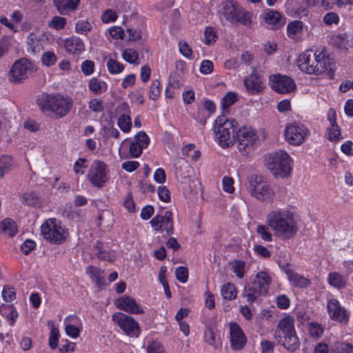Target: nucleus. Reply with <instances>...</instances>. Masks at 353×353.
<instances>
[{
	"mask_svg": "<svg viewBox=\"0 0 353 353\" xmlns=\"http://www.w3.org/2000/svg\"><path fill=\"white\" fill-rule=\"evenodd\" d=\"M57 61V56L52 52H46L41 57V62L43 65L50 67L53 65Z\"/></svg>",
	"mask_w": 353,
	"mask_h": 353,
	"instance_id": "obj_52",
	"label": "nucleus"
},
{
	"mask_svg": "<svg viewBox=\"0 0 353 353\" xmlns=\"http://www.w3.org/2000/svg\"><path fill=\"white\" fill-rule=\"evenodd\" d=\"M174 166L176 178L181 183H185L192 173L190 163L184 159L179 158L175 160Z\"/></svg>",
	"mask_w": 353,
	"mask_h": 353,
	"instance_id": "obj_23",
	"label": "nucleus"
},
{
	"mask_svg": "<svg viewBox=\"0 0 353 353\" xmlns=\"http://www.w3.org/2000/svg\"><path fill=\"white\" fill-rule=\"evenodd\" d=\"M91 28V23L85 19L78 21L75 25V30L78 34H86Z\"/></svg>",
	"mask_w": 353,
	"mask_h": 353,
	"instance_id": "obj_50",
	"label": "nucleus"
},
{
	"mask_svg": "<svg viewBox=\"0 0 353 353\" xmlns=\"http://www.w3.org/2000/svg\"><path fill=\"white\" fill-rule=\"evenodd\" d=\"M160 92V82L158 80L153 81L150 88L149 98L156 100L159 97Z\"/></svg>",
	"mask_w": 353,
	"mask_h": 353,
	"instance_id": "obj_54",
	"label": "nucleus"
},
{
	"mask_svg": "<svg viewBox=\"0 0 353 353\" xmlns=\"http://www.w3.org/2000/svg\"><path fill=\"white\" fill-rule=\"evenodd\" d=\"M303 32V23L301 21H293L288 23L287 32L288 37L294 40L301 38Z\"/></svg>",
	"mask_w": 353,
	"mask_h": 353,
	"instance_id": "obj_26",
	"label": "nucleus"
},
{
	"mask_svg": "<svg viewBox=\"0 0 353 353\" xmlns=\"http://www.w3.org/2000/svg\"><path fill=\"white\" fill-rule=\"evenodd\" d=\"M83 330V324L80 319L76 316L68 317V336L77 339Z\"/></svg>",
	"mask_w": 353,
	"mask_h": 353,
	"instance_id": "obj_24",
	"label": "nucleus"
},
{
	"mask_svg": "<svg viewBox=\"0 0 353 353\" xmlns=\"http://www.w3.org/2000/svg\"><path fill=\"white\" fill-rule=\"evenodd\" d=\"M292 159L285 151L272 153L266 161L268 169L277 177L285 178L290 174Z\"/></svg>",
	"mask_w": 353,
	"mask_h": 353,
	"instance_id": "obj_7",
	"label": "nucleus"
},
{
	"mask_svg": "<svg viewBox=\"0 0 353 353\" xmlns=\"http://www.w3.org/2000/svg\"><path fill=\"white\" fill-rule=\"evenodd\" d=\"M331 113L334 115V112L329 111V119L330 121V127L327 128V136L329 140L332 141H337L341 139L339 127L336 124L335 119L332 118Z\"/></svg>",
	"mask_w": 353,
	"mask_h": 353,
	"instance_id": "obj_27",
	"label": "nucleus"
},
{
	"mask_svg": "<svg viewBox=\"0 0 353 353\" xmlns=\"http://www.w3.org/2000/svg\"><path fill=\"white\" fill-rule=\"evenodd\" d=\"M275 338L290 351H294L299 347V338L294 328V319L290 316L282 318L277 325Z\"/></svg>",
	"mask_w": 353,
	"mask_h": 353,
	"instance_id": "obj_3",
	"label": "nucleus"
},
{
	"mask_svg": "<svg viewBox=\"0 0 353 353\" xmlns=\"http://www.w3.org/2000/svg\"><path fill=\"white\" fill-rule=\"evenodd\" d=\"M232 272L239 279L243 278L245 275V262L242 260H234L230 263Z\"/></svg>",
	"mask_w": 353,
	"mask_h": 353,
	"instance_id": "obj_38",
	"label": "nucleus"
},
{
	"mask_svg": "<svg viewBox=\"0 0 353 353\" xmlns=\"http://www.w3.org/2000/svg\"><path fill=\"white\" fill-rule=\"evenodd\" d=\"M290 283L297 288H305L310 283V280L303 276L292 271L287 272Z\"/></svg>",
	"mask_w": 353,
	"mask_h": 353,
	"instance_id": "obj_29",
	"label": "nucleus"
},
{
	"mask_svg": "<svg viewBox=\"0 0 353 353\" xmlns=\"http://www.w3.org/2000/svg\"><path fill=\"white\" fill-rule=\"evenodd\" d=\"M106 65L108 72L112 74H120L124 70V65L112 58L108 60Z\"/></svg>",
	"mask_w": 353,
	"mask_h": 353,
	"instance_id": "obj_43",
	"label": "nucleus"
},
{
	"mask_svg": "<svg viewBox=\"0 0 353 353\" xmlns=\"http://www.w3.org/2000/svg\"><path fill=\"white\" fill-rule=\"evenodd\" d=\"M204 341L214 349H220L222 347V341L220 336L212 329H208L205 332Z\"/></svg>",
	"mask_w": 353,
	"mask_h": 353,
	"instance_id": "obj_31",
	"label": "nucleus"
},
{
	"mask_svg": "<svg viewBox=\"0 0 353 353\" xmlns=\"http://www.w3.org/2000/svg\"><path fill=\"white\" fill-rule=\"evenodd\" d=\"M332 353H353V347L345 343H335L332 347Z\"/></svg>",
	"mask_w": 353,
	"mask_h": 353,
	"instance_id": "obj_48",
	"label": "nucleus"
},
{
	"mask_svg": "<svg viewBox=\"0 0 353 353\" xmlns=\"http://www.w3.org/2000/svg\"><path fill=\"white\" fill-rule=\"evenodd\" d=\"M108 39H123L125 36L124 30L120 26H112L107 30L105 33Z\"/></svg>",
	"mask_w": 353,
	"mask_h": 353,
	"instance_id": "obj_41",
	"label": "nucleus"
},
{
	"mask_svg": "<svg viewBox=\"0 0 353 353\" xmlns=\"http://www.w3.org/2000/svg\"><path fill=\"white\" fill-rule=\"evenodd\" d=\"M230 339L231 347L234 350L242 349L247 342V338L244 332L236 323H230Z\"/></svg>",
	"mask_w": 353,
	"mask_h": 353,
	"instance_id": "obj_21",
	"label": "nucleus"
},
{
	"mask_svg": "<svg viewBox=\"0 0 353 353\" xmlns=\"http://www.w3.org/2000/svg\"><path fill=\"white\" fill-rule=\"evenodd\" d=\"M1 312L6 316L10 321V325L13 326L19 314L12 305H8L1 308Z\"/></svg>",
	"mask_w": 353,
	"mask_h": 353,
	"instance_id": "obj_40",
	"label": "nucleus"
},
{
	"mask_svg": "<svg viewBox=\"0 0 353 353\" xmlns=\"http://www.w3.org/2000/svg\"><path fill=\"white\" fill-rule=\"evenodd\" d=\"M241 7L232 1L222 2L218 9V16L222 23L228 22L236 24L238 16L240 14Z\"/></svg>",
	"mask_w": 353,
	"mask_h": 353,
	"instance_id": "obj_15",
	"label": "nucleus"
},
{
	"mask_svg": "<svg viewBox=\"0 0 353 353\" xmlns=\"http://www.w3.org/2000/svg\"><path fill=\"white\" fill-rule=\"evenodd\" d=\"M175 275L178 281L182 283H185L188 279V270L185 267H179L175 270Z\"/></svg>",
	"mask_w": 353,
	"mask_h": 353,
	"instance_id": "obj_56",
	"label": "nucleus"
},
{
	"mask_svg": "<svg viewBox=\"0 0 353 353\" xmlns=\"http://www.w3.org/2000/svg\"><path fill=\"white\" fill-rule=\"evenodd\" d=\"M327 311L330 318L341 324H347L350 319L348 311L339 301L334 298L329 299L327 301Z\"/></svg>",
	"mask_w": 353,
	"mask_h": 353,
	"instance_id": "obj_14",
	"label": "nucleus"
},
{
	"mask_svg": "<svg viewBox=\"0 0 353 353\" xmlns=\"http://www.w3.org/2000/svg\"><path fill=\"white\" fill-rule=\"evenodd\" d=\"M323 22L327 26L338 24L339 22V17L335 12H327L323 17Z\"/></svg>",
	"mask_w": 353,
	"mask_h": 353,
	"instance_id": "obj_64",
	"label": "nucleus"
},
{
	"mask_svg": "<svg viewBox=\"0 0 353 353\" xmlns=\"http://www.w3.org/2000/svg\"><path fill=\"white\" fill-rule=\"evenodd\" d=\"M117 125L124 133H128L132 128V119L130 115L122 114L117 120Z\"/></svg>",
	"mask_w": 353,
	"mask_h": 353,
	"instance_id": "obj_39",
	"label": "nucleus"
},
{
	"mask_svg": "<svg viewBox=\"0 0 353 353\" xmlns=\"http://www.w3.org/2000/svg\"><path fill=\"white\" fill-rule=\"evenodd\" d=\"M244 86L250 94H255L262 92L265 88L263 77L256 71H254L243 81Z\"/></svg>",
	"mask_w": 353,
	"mask_h": 353,
	"instance_id": "obj_19",
	"label": "nucleus"
},
{
	"mask_svg": "<svg viewBox=\"0 0 353 353\" xmlns=\"http://www.w3.org/2000/svg\"><path fill=\"white\" fill-rule=\"evenodd\" d=\"M117 19V12L112 9H105L101 14V20L103 23H114Z\"/></svg>",
	"mask_w": 353,
	"mask_h": 353,
	"instance_id": "obj_44",
	"label": "nucleus"
},
{
	"mask_svg": "<svg viewBox=\"0 0 353 353\" xmlns=\"http://www.w3.org/2000/svg\"><path fill=\"white\" fill-rule=\"evenodd\" d=\"M31 68V63L23 58L14 62L10 70V81L19 83L28 78Z\"/></svg>",
	"mask_w": 353,
	"mask_h": 353,
	"instance_id": "obj_16",
	"label": "nucleus"
},
{
	"mask_svg": "<svg viewBox=\"0 0 353 353\" xmlns=\"http://www.w3.org/2000/svg\"><path fill=\"white\" fill-rule=\"evenodd\" d=\"M12 159L10 156L4 155L0 157V179L10 169Z\"/></svg>",
	"mask_w": 353,
	"mask_h": 353,
	"instance_id": "obj_51",
	"label": "nucleus"
},
{
	"mask_svg": "<svg viewBox=\"0 0 353 353\" xmlns=\"http://www.w3.org/2000/svg\"><path fill=\"white\" fill-rule=\"evenodd\" d=\"M264 136H261L256 129L248 125L240 127L236 132V139L239 152L245 155L253 151Z\"/></svg>",
	"mask_w": 353,
	"mask_h": 353,
	"instance_id": "obj_6",
	"label": "nucleus"
},
{
	"mask_svg": "<svg viewBox=\"0 0 353 353\" xmlns=\"http://www.w3.org/2000/svg\"><path fill=\"white\" fill-rule=\"evenodd\" d=\"M123 59L130 63L138 64V52L132 48L125 49L122 52Z\"/></svg>",
	"mask_w": 353,
	"mask_h": 353,
	"instance_id": "obj_45",
	"label": "nucleus"
},
{
	"mask_svg": "<svg viewBox=\"0 0 353 353\" xmlns=\"http://www.w3.org/2000/svg\"><path fill=\"white\" fill-rule=\"evenodd\" d=\"M86 273L97 286L101 287L104 283V280L102 277L103 272L100 269L90 265L87 268Z\"/></svg>",
	"mask_w": 353,
	"mask_h": 353,
	"instance_id": "obj_35",
	"label": "nucleus"
},
{
	"mask_svg": "<svg viewBox=\"0 0 353 353\" xmlns=\"http://www.w3.org/2000/svg\"><path fill=\"white\" fill-rule=\"evenodd\" d=\"M330 59L323 50H307L299 54L297 66L308 74L319 75L330 67Z\"/></svg>",
	"mask_w": 353,
	"mask_h": 353,
	"instance_id": "obj_2",
	"label": "nucleus"
},
{
	"mask_svg": "<svg viewBox=\"0 0 353 353\" xmlns=\"http://www.w3.org/2000/svg\"><path fill=\"white\" fill-rule=\"evenodd\" d=\"M150 223L156 231H161L163 228L168 235H172L174 232L173 217L170 211H165L163 215H156Z\"/></svg>",
	"mask_w": 353,
	"mask_h": 353,
	"instance_id": "obj_18",
	"label": "nucleus"
},
{
	"mask_svg": "<svg viewBox=\"0 0 353 353\" xmlns=\"http://www.w3.org/2000/svg\"><path fill=\"white\" fill-rule=\"evenodd\" d=\"M87 166V160L84 158H80L74 162L73 170L77 175H82L84 173V169Z\"/></svg>",
	"mask_w": 353,
	"mask_h": 353,
	"instance_id": "obj_53",
	"label": "nucleus"
},
{
	"mask_svg": "<svg viewBox=\"0 0 353 353\" xmlns=\"http://www.w3.org/2000/svg\"><path fill=\"white\" fill-rule=\"evenodd\" d=\"M237 122L226 115L219 116L214 125L216 139L223 148H229L234 144V132L236 128Z\"/></svg>",
	"mask_w": 353,
	"mask_h": 353,
	"instance_id": "obj_4",
	"label": "nucleus"
},
{
	"mask_svg": "<svg viewBox=\"0 0 353 353\" xmlns=\"http://www.w3.org/2000/svg\"><path fill=\"white\" fill-rule=\"evenodd\" d=\"M266 224L272 230L274 236L281 240L294 237L299 230L296 214L288 208H276L266 217Z\"/></svg>",
	"mask_w": 353,
	"mask_h": 353,
	"instance_id": "obj_1",
	"label": "nucleus"
},
{
	"mask_svg": "<svg viewBox=\"0 0 353 353\" xmlns=\"http://www.w3.org/2000/svg\"><path fill=\"white\" fill-rule=\"evenodd\" d=\"M269 226L265 225H259L256 227V232L261 236V238L267 242L272 241V234L270 232Z\"/></svg>",
	"mask_w": 353,
	"mask_h": 353,
	"instance_id": "obj_46",
	"label": "nucleus"
},
{
	"mask_svg": "<svg viewBox=\"0 0 353 353\" xmlns=\"http://www.w3.org/2000/svg\"><path fill=\"white\" fill-rule=\"evenodd\" d=\"M272 279L270 274L265 271L259 272L254 281L245 288L247 301L254 302L256 299L268 293Z\"/></svg>",
	"mask_w": 353,
	"mask_h": 353,
	"instance_id": "obj_8",
	"label": "nucleus"
},
{
	"mask_svg": "<svg viewBox=\"0 0 353 353\" xmlns=\"http://www.w3.org/2000/svg\"><path fill=\"white\" fill-rule=\"evenodd\" d=\"M108 168L102 161L94 160L90 166L87 178L92 186L101 188L109 179Z\"/></svg>",
	"mask_w": 353,
	"mask_h": 353,
	"instance_id": "obj_10",
	"label": "nucleus"
},
{
	"mask_svg": "<svg viewBox=\"0 0 353 353\" xmlns=\"http://www.w3.org/2000/svg\"><path fill=\"white\" fill-rule=\"evenodd\" d=\"M248 181L249 192L252 196L260 201L272 200L274 192L261 175H251Z\"/></svg>",
	"mask_w": 353,
	"mask_h": 353,
	"instance_id": "obj_9",
	"label": "nucleus"
},
{
	"mask_svg": "<svg viewBox=\"0 0 353 353\" xmlns=\"http://www.w3.org/2000/svg\"><path fill=\"white\" fill-rule=\"evenodd\" d=\"M115 306L127 313L140 314H143L144 310L141 305L136 300L128 295H123L115 301Z\"/></svg>",
	"mask_w": 353,
	"mask_h": 353,
	"instance_id": "obj_20",
	"label": "nucleus"
},
{
	"mask_svg": "<svg viewBox=\"0 0 353 353\" xmlns=\"http://www.w3.org/2000/svg\"><path fill=\"white\" fill-rule=\"evenodd\" d=\"M221 294L224 299L230 301L236 297L237 290L234 284L227 283L221 286Z\"/></svg>",
	"mask_w": 353,
	"mask_h": 353,
	"instance_id": "obj_36",
	"label": "nucleus"
},
{
	"mask_svg": "<svg viewBox=\"0 0 353 353\" xmlns=\"http://www.w3.org/2000/svg\"><path fill=\"white\" fill-rule=\"evenodd\" d=\"M237 100V95L232 92H227L221 99V106L223 114H229L230 107Z\"/></svg>",
	"mask_w": 353,
	"mask_h": 353,
	"instance_id": "obj_33",
	"label": "nucleus"
},
{
	"mask_svg": "<svg viewBox=\"0 0 353 353\" xmlns=\"http://www.w3.org/2000/svg\"><path fill=\"white\" fill-rule=\"evenodd\" d=\"M27 43L29 46V49L34 54L39 52L43 49L41 41L39 39L37 35L34 33L29 34Z\"/></svg>",
	"mask_w": 353,
	"mask_h": 353,
	"instance_id": "obj_37",
	"label": "nucleus"
},
{
	"mask_svg": "<svg viewBox=\"0 0 353 353\" xmlns=\"http://www.w3.org/2000/svg\"><path fill=\"white\" fill-rule=\"evenodd\" d=\"M84 43L80 38L68 39V52L78 54L84 51Z\"/></svg>",
	"mask_w": 353,
	"mask_h": 353,
	"instance_id": "obj_34",
	"label": "nucleus"
},
{
	"mask_svg": "<svg viewBox=\"0 0 353 353\" xmlns=\"http://www.w3.org/2000/svg\"><path fill=\"white\" fill-rule=\"evenodd\" d=\"M112 321L130 337H138L141 333L139 323L131 316L117 312L112 314Z\"/></svg>",
	"mask_w": 353,
	"mask_h": 353,
	"instance_id": "obj_11",
	"label": "nucleus"
},
{
	"mask_svg": "<svg viewBox=\"0 0 353 353\" xmlns=\"http://www.w3.org/2000/svg\"><path fill=\"white\" fill-rule=\"evenodd\" d=\"M150 143L148 136L144 132H139L134 137V140L131 142L129 152L134 158L139 157L144 148H146Z\"/></svg>",
	"mask_w": 353,
	"mask_h": 353,
	"instance_id": "obj_22",
	"label": "nucleus"
},
{
	"mask_svg": "<svg viewBox=\"0 0 353 353\" xmlns=\"http://www.w3.org/2000/svg\"><path fill=\"white\" fill-rule=\"evenodd\" d=\"M88 87L90 91L94 94H100L107 90L108 84L106 82L97 77H92L89 81Z\"/></svg>",
	"mask_w": 353,
	"mask_h": 353,
	"instance_id": "obj_30",
	"label": "nucleus"
},
{
	"mask_svg": "<svg viewBox=\"0 0 353 353\" xmlns=\"http://www.w3.org/2000/svg\"><path fill=\"white\" fill-rule=\"evenodd\" d=\"M270 83L272 90L281 94L290 93L296 88V84L292 78L279 74L271 76Z\"/></svg>",
	"mask_w": 353,
	"mask_h": 353,
	"instance_id": "obj_17",
	"label": "nucleus"
},
{
	"mask_svg": "<svg viewBox=\"0 0 353 353\" xmlns=\"http://www.w3.org/2000/svg\"><path fill=\"white\" fill-rule=\"evenodd\" d=\"M81 70L83 73L89 76L91 75L94 70V63L90 60H85L81 63Z\"/></svg>",
	"mask_w": 353,
	"mask_h": 353,
	"instance_id": "obj_60",
	"label": "nucleus"
},
{
	"mask_svg": "<svg viewBox=\"0 0 353 353\" xmlns=\"http://www.w3.org/2000/svg\"><path fill=\"white\" fill-rule=\"evenodd\" d=\"M179 48L181 54L190 59H193L192 51L189 45L185 41H180L179 43Z\"/></svg>",
	"mask_w": 353,
	"mask_h": 353,
	"instance_id": "obj_58",
	"label": "nucleus"
},
{
	"mask_svg": "<svg viewBox=\"0 0 353 353\" xmlns=\"http://www.w3.org/2000/svg\"><path fill=\"white\" fill-rule=\"evenodd\" d=\"M88 108L94 112H101L104 109L102 101L97 99H91L88 103Z\"/></svg>",
	"mask_w": 353,
	"mask_h": 353,
	"instance_id": "obj_59",
	"label": "nucleus"
},
{
	"mask_svg": "<svg viewBox=\"0 0 353 353\" xmlns=\"http://www.w3.org/2000/svg\"><path fill=\"white\" fill-rule=\"evenodd\" d=\"M217 38L216 31L212 27H207L204 32V43L207 45H212Z\"/></svg>",
	"mask_w": 353,
	"mask_h": 353,
	"instance_id": "obj_49",
	"label": "nucleus"
},
{
	"mask_svg": "<svg viewBox=\"0 0 353 353\" xmlns=\"http://www.w3.org/2000/svg\"><path fill=\"white\" fill-rule=\"evenodd\" d=\"M240 23L241 24L250 28L252 24V14L249 12L243 11L241 8L240 9V14L237 17L236 23Z\"/></svg>",
	"mask_w": 353,
	"mask_h": 353,
	"instance_id": "obj_47",
	"label": "nucleus"
},
{
	"mask_svg": "<svg viewBox=\"0 0 353 353\" xmlns=\"http://www.w3.org/2000/svg\"><path fill=\"white\" fill-rule=\"evenodd\" d=\"M328 283L338 289H343L346 285V280L343 276L336 272H330L327 277Z\"/></svg>",
	"mask_w": 353,
	"mask_h": 353,
	"instance_id": "obj_32",
	"label": "nucleus"
},
{
	"mask_svg": "<svg viewBox=\"0 0 353 353\" xmlns=\"http://www.w3.org/2000/svg\"><path fill=\"white\" fill-rule=\"evenodd\" d=\"M264 21L274 29L279 28L285 24V20L282 15L279 12L272 10H269L265 13Z\"/></svg>",
	"mask_w": 353,
	"mask_h": 353,
	"instance_id": "obj_25",
	"label": "nucleus"
},
{
	"mask_svg": "<svg viewBox=\"0 0 353 353\" xmlns=\"http://www.w3.org/2000/svg\"><path fill=\"white\" fill-rule=\"evenodd\" d=\"M50 328V335L49 337V345L52 349H55L58 345L59 342V330L55 327L54 323L52 321H49L48 323Z\"/></svg>",
	"mask_w": 353,
	"mask_h": 353,
	"instance_id": "obj_42",
	"label": "nucleus"
},
{
	"mask_svg": "<svg viewBox=\"0 0 353 353\" xmlns=\"http://www.w3.org/2000/svg\"><path fill=\"white\" fill-rule=\"evenodd\" d=\"M223 190L228 193H233L234 191V180L229 176H224L222 179Z\"/></svg>",
	"mask_w": 353,
	"mask_h": 353,
	"instance_id": "obj_62",
	"label": "nucleus"
},
{
	"mask_svg": "<svg viewBox=\"0 0 353 353\" xmlns=\"http://www.w3.org/2000/svg\"><path fill=\"white\" fill-rule=\"evenodd\" d=\"M308 330L310 335L316 339L319 338L323 332V327L316 323H310L308 325Z\"/></svg>",
	"mask_w": 353,
	"mask_h": 353,
	"instance_id": "obj_55",
	"label": "nucleus"
},
{
	"mask_svg": "<svg viewBox=\"0 0 353 353\" xmlns=\"http://www.w3.org/2000/svg\"><path fill=\"white\" fill-rule=\"evenodd\" d=\"M41 233L43 239L51 243L60 244L65 239L64 229L56 219L46 221L41 227Z\"/></svg>",
	"mask_w": 353,
	"mask_h": 353,
	"instance_id": "obj_12",
	"label": "nucleus"
},
{
	"mask_svg": "<svg viewBox=\"0 0 353 353\" xmlns=\"http://www.w3.org/2000/svg\"><path fill=\"white\" fill-rule=\"evenodd\" d=\"M37 103L44 114L54 113L57 118L66 114V100L61 94L42 93L38 96Z\"/></svg>",
	"mask_w": 353,
	"mask_h": 353,
	"instance_id": "obj_5",
	"label": "nucleus"
},
{
	"mask_svg": "<svg viewBox=\"0 0 353 353\" xmlns=\"http://www.w3.org/2000/svg\"><path fill=\"white\" fill-rule=\"evenodd\" d=\"M310 134V131L304 125L298 123L286 125L284 131L285 141L292 145H301Z\"/></svg>",
	"mask_w": 353,
	"mask_h": 353,
	"instance_id": "obj_13",
	"label": "nucleus"
},
{
	"mask_svg": "<svg viewBox=\"0 0 353 353\" xmlns=\"http://www.w3.org/2000/svg\"><path fill=\"white\" fill-rule=\"evenodd\" d=\"M159 198L163 202H169L170 201V192L166 186H159L157 190Z\"/></svg>",
	"mask_w": 353,
	"mask_h": 353,
	"instance_id": "obj_61",
	"label": "nucleus"
},
{
	"mask_svg": "<svg viewBox=\"0 0 353 353\" xmlns=\"http://www.w3.org/2000/svg\"><path fill=\"white\" fill-rule=\"evenodd\" d=\"M23 201L25 202L26 205H34L38 201V197L34 192H26L23 195Z\"/></svg>",
	"mask_w": 353,
	"mask_h": 353,
	"instance_id": "obj_63",
	"label": "nucleus"
},
{
	"mask_svg": "<svg viewBox=\"0 0 353 353\" xmlns=\"http://www.w3.org/2000/svg\"><path fill=\"white\" fill-rule=\"evenodd\" d=\"M65 25V19L63 17L55 16L52 18V19L48 23V26L50 28H54L56 30L62 29L64 28Z\"/></svg>",
	"mask_w": 353,
	"mask_h": 353,
	"instance_id": "obj_57",
	"label": "nucleus"
},
{
	"mask_svg": "<svg viewBox=\"0 0 353 353\" xmlns=\"http://www.w3.org/2000/svg\"><path fill=\"white\" fill-rule=\"evenodd\" d=\"M0 233L9 236H13L17 233L16 223L11 219L7 218L0 223Z\"/></svg>",
	"mask_w": 353,
	"mask_h": 353,
	"instance_id": "obj_28",
	"label": "nucleus"
}]
</instances>
